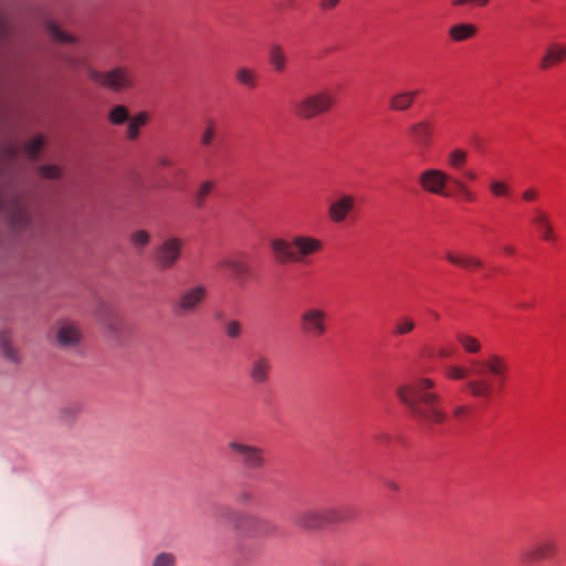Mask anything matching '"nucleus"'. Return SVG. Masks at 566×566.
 <instances>
[{
	"instance_id": "36",
	"label": "nucleus",
	"mask_w": 566,
	"mask_h": 566,
	"mask_svg": "<svg viewBox=\"0 0 566 566\" xmlns=\"http://www.w3.org/2000/svg\"><path fill=\"white\" fill-rule=\"evenodd\" d=\"M108 119L113 125H122L129 119V112L124 105L114 106L108 113Z\"/></svg>"
},
{
	"instance_id": "51",
	"label": "nucleus",
	"mask_w": 566,
	"mask_h": 566,
	"mask_svg": "<svg viewBox=\"0 0 566 566\" xmlns=\"http://www.w3.org/2000/svg\"><path fill=\"white\" fill-rule=\"evenodd\" d=\"M67 63H69L72 67H81V66H85V62H84V61L78 60V59H75V57H71V59H69Z\"/></svg>"
},
{
	"instance_id": "20",
	"label": "nucleus",
	"mask_w": 566,
	"mask_h": 566,
	"mask_svg": "<svg viewBox=\"0 0 566 566\" xmlns=\"http://www.w3.org/2000/svg\"><path fill=\"white\" fill-rule=\"evenodd\" d=\"M220 268L229 269L238 282H243L250 274V266L247 262L237 258H224L219 261Z\"/></svg>"
},
{
	"instance_id": "49",
	"label": "nucleus",
	"mask_w": 566,
	"mask_h": 566,
	"mask_svg": "<svg viewBox=\"0 0 566 566\" xmlns=\"http://www.w3.org/2000/svg\"><path fill=\"white\" fill-rule=\"evenodd\" d=\"M384 485L390 492L398 493L400 491L399 484L396 481L391 480V479H385L384 480Z\"/></svg>"
},
{
	"instance_id": "48",
	"label": "nucleus",
	"mask_w": 566,
	"mask_h": 566,
	"mask_svg": "<svg viewBox=\"0 0 566 566\" xmlns=\"http://www.w3.org/2000/svg\"><path fill=\"white\" fill-rule=\"evenodd\" d=\"M538 196V192L535 188H527L522 192V198L525 201H534Z\"/></svg>"
},
{
	"instance_id": "11",
	"label": "nucleus",
	"mask_w": 566,
	"mask_h": 566,
	"mask_svg": "<svg viewBox=\"0 0 566 566\" xmlns=\"http://www.w3.org/2000/svg\"><path fill=\"white\" fill-rule=\"evenodd\" d=\"M452 179L444 170L438 168H428L418 175V182L423 191L441 197L451 196L447 191V184Z\"/></svg>"
},
{
	"instance_id": "46",
	"label": "nucleus",
	"mask_w": 566,
	"mask_h": 566,
	"mask_svg": "<svg viewBox=\"0 0 566 566\" xmlns=\"http://www.w3.org/2000/svg\"><path fill=\"white\" fill-rule=\"evenodd\" d=\"M40 174L45 178L56 179L60 177V169L56 166L43 165L40 167Z\"/></svg>"
},
{
	"instance_id": "7",
	"label": "nucleus",
	"mask_w": 566,
	"mask_h": 566,
	"mask_svg": "<svg viewBox=\"0 0 566 566\" xmlns=\"http://www.w3.org/2000/svg\"><path fill=\"white\" fill-rule=\"evenodd\" d=\"M228 448L233 452L237 462L248 471H261L266 460L261 447L249 444L239 440H231Z\"/></svg>"
},
{
	"instance_id": "8",
	"label": "nucleus",
	"mask_w": 566,
	"mask_h": 566,
	"mask_svg": "<svg viewBox=\"0 0 566 566\" xmlns=\"http://www.w3.org/2000/svg\"><path fill=\"white\" fill-rule=\"evenodd\" d=\"M327 312L319 306L304 308L298 317L300 332L310 338H319L327 332Z\"/></svg>"
},
{
	"instance_id": "6",
	"label": "nucleus",
	"mask_w": 566,
	"mask_h": 566,
	"mask_svg": "<svg viewBox=\"0 0 566 566\" xmlns=\"http://www.w3.org/2000/svg\"><path fill=\"white\" fill-rule=\"evenodd\" d=\"M207 297L208 290L202 284L186 287L177 295L172 310L179 316L196 314L200 311Z\"/></svg>"
},
{
	"instance_id": "56",
	"label": "nucleus",
	"mask_w": 566,
	"mask_h": 566,
	"mask_svg": "<svg viewBox=\"0 0 566 566\" xmlns=\"http://www.w3.org/2000/svg\"><path fill=\"white\" fill-rule=\"evenodd\" d=\"M503 251L506 253V254H514L515 253V249L512 247V245H505L503 247Z\"/></svg>"
},
{
	"instance_id": "17",
	"label": "nucleus",
	"mask_w": 566,
	"mask_h": 566,
	"mask_svg": "<svg viewBox=\"0 0 566 566\" xmlns=\"http://www.w3.org/2000/svg\"><path fill=\"white\" fill-rule=\"evenodd\" d=\"M355 207V199L350 195H343L333 201L327 210L328 218L334 223H342Z\"/></svg>"
},
{
	"instance_id": "55",
	"label": "nucleus",
	"mask_w": 566,
	"mask_h": 566,
	"mask_svg": "<svg viewBox=\"0 0 566 566\" xmlns=\"http://www.w3.org/2000/svg\"><path fill=\"white\" fill-rule=\"evenodd\" d=\"M463 176L469 178L470 180H475L476 179V174L472 170H467L463 172Z\"/></svg>"
},
{
	"instance_id": "23",
	"label": "nucleus",
	"mask_w": 566,
	"mask_h": 566,
	"mask_svg": "<svg viewBox=\"0 0 566 566\" xmlns=\"http://www.w3.org/2000/svg\"><path fill=\"white\" fill-rule=\"evenodd\" d=\"M269 63L277 73H282L287 64V55L281 44L274 43L269 49Z\"/></svg>"
},
{
	"instance_id": "33",
	"label": "nucleus",
	"mask_w": 566,
	"mask_h": 566,
	"mask_svg": "<svg viewBox=\"0 0 566 566\" xmlns=\"http://www.w3.org/2000/svg\"><path fill=\"white\" fill-rule=\"evenodd\" d=\"M102 324L113 336H118L124 328L123 319L114 313H109L103 317Z\"/></svg>"
},
{
	"instance_id": "24",
	"label": "nucleus",
	"mask_w": 566,
	"mask_h": 566,
	"mask_svg": "<svg viewBox=\"0 0 566 566\" xmlns=\"http://www.w3.org/2000/svg\"><path fill=\"white\" fill-rule=\"evenodd\" d=\"M235 80L240 85L254 90L259 84V74L253 69L240 66L235 71Z\"/></svg>"
},
{
	"instance_id": "43",
	"label": "nucleus",
	"mask_w": 566,
	"mask_h": 566,
	"mask_svg": "<svg viewBox=\"0 0 566 566\" xmlns=\"http://www.w3.org/2000/svg\"><path fill=\"white\" fill-rule=\"evenodd\" d=\"M452 182L458 188V191L462 198L468 202H473L475 200L474 193L468 188V186L460 179L453 178Z\"/></svg>"
},
{
	"instance_id": "40",
	"label": "nucleus",
	"mask_w": 566,
	"mask_h": 566,
	"mask_svg": "<svg viewBox=\"0 0 566 566\" xmlns=\"http://www.w3.org/2000/svg\"><path fill=\"white\" fill-rule=\"evenodd\" d=\"M489 188L491 193L496 198L509 197L511 193L510 186L502 180H491Z\"/></svg>"
},
{
	"instance_id": "27",
	"label": "nucleus",
	"mask_w": 566,
	"mask_h": 566,
	"mask_svg": "<svg viewBox=\"0 0 566 566\" xmlns=\"http://www.w3.org/2000/svg\"><path fill=\"white\" fill-rule=\"evenodd\" d=\"M9 213H10V223L12 227L20 229V228H23L27 226L28 212L19 198L14 199V201L12 203V209Z\"/></svg>"
},
{
	"instance_id": "47",
	"label": "nucleus",
	"mask_w": 566,
	"mask_h": 566,
	"mask_svg": "<svg viewBox=\"0 0 566 566\" xmlns=\"http://www.w3.org/2000/svg\"><path fill=\"white\" fill-rule=\"evenodd\" d=\"M340 0H321L319 8L323 11H329L339 4Z\"/></svg>"
},
{
	"instance_id": "44",
	"label": "nucleus",
	"mask_w": 566,
	"mask_h": 566,
	"mask_svg": "<svg viewBox=\"0 0 566 566\" xmlns=\"http://www.w3.org/2000/svg\"><path fill=\"white\" fill-rule=\"evenodd\" d=\"M175 556L170 553L158 554L153 562V566H175Z\"/></svg>"
},
{
	"instance_id": "59",
	"label": "nucleus",
	"mask_w": 566,
	"mask_h": 566,
	"mask_svg": "<svg viewBox=\"0 0 566 566\" xmlns=\"http://www.w3.org/2000/svg\"><path fill=\"white\" fill-rule=\"evenodd\" d=\"M4 209V203L3 201L0 199V210Z\"/></svg>"
},
{
	"instance_id": "42",
	"label": "nucleus",
	"mask_w": 566,
	"mask_h": 566,
	"mask_svg": "<svg viewBox=\"0 0 566 566\" xmlns=\"http://www.w3.org/2000/svg\"><path fill=\"white\" fill-rule=\"evenodd\" d=\"M446 375L450 379L461 380L465 379L469 376V370L460 366H449L446 369Z\"/></svg>"
},
{
	"instance_id": "54",
	"label": "nucleus",
	"mask_w": 566,
	"mask_h": 566,
	"mask_svg": "<svg viewBox=\"0 0 566 566\" xmlns=\"http://www.w3.org/2000/svg\"><path fill=\"white\" fill-rule=\"evenodd\" d=\"M489 2L490 0H472V4L480 8L486 7Z\"/></svg>"
},
{
	"instance_id": "16",
	"label": "nucleus",
	"mask_w": 566,
	"mask_h": 566,
	"mask_svg": "<svg viewBox=\"0 0 566 566\" xmlns=\"http://www.w3.org/2000/svg\"><path fill=\"white\" fill-rule=\"evenodd\" d=\"M324 527L350 521L355 512L345 504H333L321 507Z\"/></svg>"
},
{
	"instance_id": "14",
	"label": "nucleus",
	"mask_w": 566,
	"mask_h": 566,
	"mask_svg": "<svg viewBox=\"0 0 566 566\" xmlns=\"http://www.w3.org/2000/svg\"><path fill=\"white\" fill-rule=\"evenodd\" d=\"M292 522L296 527L304 531H321L325 528L321 507L300 510L294 513Z\"/></svg>"
},
{
	"instance_id": "26",
	"label": "nucleus",
	"mask_w": 566,
	"mask_h": 566,
	"mask_svg": "<svg viewBox=\"0 0 566 566\" xmlns=\"http://www.w3.org/2000/svg\"><path fill=\"white\" fill-rule=\"evenodd\" d=\"M478 32V29L474 24L470 23H458L452 25L449 29L450 38L455 42L465 41L472 36H474Z\"/></svg>"
},
{
	"instance_id": "39",
	"label": "nucleus",
	"mask_w": 566,
	"mask_h": 566,
	"mask_svg": "<svg viewBox=\"0 0 566 566\" xmlns=\"http://www.w3.org/2000/svg\"><path fill=\"white\" fill-rule=\"evenodd\" d=\"M223 331L230 339H238L242 335V324L238 319H229L224 322Z\"/></svg>"
},
{
	"instance_id": "21",
	"label": "nucleus",
	"mask_w": 566,
	"mask_h": 566,
	"mask_svg": "<svg viewBox=\"0 0 566 566\" xmlns=\"http://www.w3.org/2000/svg\"><path fill=\"white\" fill-rule=\"evenodd\" d=\"M446 259L449 263L468 271L481 269L483 266L481 259L470 254H455L448 251L446 253Z\"/></svg>"
},
{
	"instance_id": "12",
	"label": "nucleus",
	"mask_w": 566,
	"mask_h": 566,
	"mask_svg": "<svg viewBox=\"0 0 566 566\" xmlns=\"http://www.w3.org/2000/svg\"><path fill=\"white\" fill-rule=\"evenodd\" d=\"M272 373V360L262 353L254 354L248 365L247 375L250 380L259 386H263L270 381Z\"/></svg>"
},
{
	"instance_id": "38",
	"label": "nucleus",
	"mask_w": 566,
	"mask_h": 566,
	"mask_svg": "<svg viewBox=\"0 0 566 566\" xmlns=\"http://www.w3.org/2000/svg\"><path fill=\"white\" fill-rule=\"evenodd\" d=\"M43 145H44V137L36 136V137L32 138L31 140H29L28 143H25L24 151L31 159H35L38 157L40 150L42 149Z\"/></svg>"
},
{
	"instance_id": "28",
	"label": "nucleus",
	"mask_w": 566,
	"mask_h": 566,
	"mask_svg": "<svg viewBox=\"0 0 566 566\" xmlns=\"http://www.w3.org/2000/svg\"><path fill=\"white\" fill-rule=\"evenodd\" d=\"M468 156L467 150L462 148H454L447 155V165L455 171H461L468 161Z\"/></svg>"
},
{
	"instance_id": "57",
	"label": "nucleus",
	"mask_w": 566,
	"mask_h": 566,
	"mask_svg": "<svg viewBox=\"0 0 566 566\" xmlns=\"http://www.w3.org/2000/svg\"><path fill=\"white\" fill-rule=\"evenodd\" d=\"M439 355H440L441 357H449V356L451 355V353H450V352H448V350H446V349H440V350H439Z\"/></svg>"
},
{
	"instance_id": "53",
	"label": "nucleus",
	"mask_w": 566,
	"mask_h": 566,
	"mask_svg": "<svg viewBox=\"0 0 566 566\" xmlns=\"http://www.w3.org/2000/svg\"><path fill=\"white\" fill-rule=\"evenodd\" d=\"M468 4H472V0H453L452 6L454 7H464Z\"/></svg>"
},
{
	"instance_id": "35",
	"label": "nucleus",
	"mask_w": 566,
	"mask_h": 566,
	"mask_svg": "<svg viewBox=\"0 0 566 566\" xmlns=\"http://www.w3.org/2000/svg\"><path fill=\"white\" fill-rule=\"evenodd\" d=\"M457 340L467 353L476 354L481 349L479 339L473 336L460 333L457 335Z\"/></svg>"
},
{
	"instance_id": "1",
	"label": "nucleus",
	"mask_w": 566,
	"mask_h": 566,
	"mask_svg": "<svg viewBox=\"0 0 566 566\" xmlns=\"http://www.w3.org/2000/svg\"><path fill=\"white\" fill-rule=\"evenodd\" d=\"M434 386L430 378H418L396 390L397 397L408 408L412 419L426 429L441 424L447 419L440 396L432 391Z\"/></svg>"
},
{
	"instance_id": "52",
	"label": "nucleus",
	"mask_w": 566,
	"mask_h": 566,
	"mask_svg": "<svg viewBox=\"0 0 566 566\" xmlns=\"http://www.w3.org/2000/svg\"><path fill=\"white\" fill-rule=\"evenodd\" d=\"M158 164L164 167H169L172 165V160L169 157H161L158 159Z\"/></svg>"
},
{
	"instance_id": "58",
	"label": "nucleus",
	"mask_w": 566,
	"mask_h": 566,
	"mask_svg": "<svg viewBox=\"0 0 566 566\" xmlns=\"http://www.w3.org/2000/svg\"><path fill=\"white\" fill-rule=\"evenodd\" d=\"M324 566H344V565L340 563H337V562H329V563H326Z\"/></svg>"
},
{
	"instance_id": "18",
	"label": "nucleus",
	"mask_w": 566,
	"mask_h": 566,
	"mask_svg": "<svg viewBox=\"0 0 566 566\" xmlns=\"http://www.w3.org/2000/svg\"><path fill=\"white\" fill-rule=\"evenodd\" d=\"M418 94V90L396 92L389 97L388 107L392 112H406L415 104Z\"/></svg>"
},
{
	"instance_id": "3",
	"label": "nucleus",
	"mask_w": 566,
	"mask_h": 566,
	"mask_svg": "<svg viewBox=\"0 0 566 566\" xmlns=\"http://www.w3.org/2000/svg\"><path fill=\"white\" fill-rule=\"evenodd\" d=\"M275 260L281 263H305L323 249V242L310 235H295L291 241L274 239L271 242Z\"/></svg>"
},
{
	"instance_id": "31",
	"label": "nucleus",
	"mask_w": 566,
	"mask_h": 566,
	"mask_svg": "<svg viewBox=\"0 0 566 566\" xmlns=\"http://www.w3.org/2000/svg\"><path fill=\"white\" fill-rule=\"evenodd\" d=\"M149 119L146 112H140L133 118L128 119L127 138L135 140L139 136V127L144 126Z\"/></svg>"
},
{
	"instance_id": "2",
	"label": "nucleus",
	"mask_w": 566,
	"mask_h": 566,
	"mask_svg": "<svg viewBox=\"0 0 566 566\" xmlns=\"http://www.w3.org/2000/svg\"><path fill=\"white\" fill-rule=\"evenodd\" d=\"M472 367L473 375L484 377L489 374L493 376L499 388L503 387L509 371V365L504 357L492 354L483 360L472 361ZM467 388L473 397L489 398L493 392L494 384L492 380L485 378L471 379L467 382Z\"/></svg>"
},
{
	"instance_id": "50",
	"label": "nucleus",
	"mask_w": 566,
	"mask_h": 566,
	"mask_svg": "<svg viewBox=\"0 0 566 566\" xmlns=\"http://www.w3.org/2000/svg\"><path fill=\"white\" fill-rule=\"evenodd\" d=\"M468 410L469 409L467 406L461 405V406H457L453 409L452 413H453L454 418L461 420L468 413Z\"/></svg>"
},
{
	"instance_id": "32",
	"label": "nucleus",
	"mask_w": 566,
	"mask_h": 566,
	"mask_svg": "<svg viewBox=\"0 0 566 566\" xmlns=\"http://www.w3.org/2000/svg\"><path fill=\"white\" fill-rule=\"evenodd\" d=\"M82 406L77 402H72L59 411V419L66 424L73 423L82 412Z\"/></svg>"
},
{
	"instance_id": "19",
	"label": "nucleus",
	"mask_w": 566,
	"mask_h": 566,
	"mask_svg": "<svg viewBox=\"0 0 566 566\" xmlns=\"http://www.w3.org/2000/svg\"><path fill=\"white\" fill-rule=\"evenodd\" d=\"M531 222L536 227L543 240L552 241L555 239L554 228L546 211L534 208Z\"/></svg>"
},
{
	"instance_id": "25",
	"label": "nucleus",
	"mask_w": 566,
	"mask_h": 566,
	"mask_svg": "<svg viewBox=\"0 0 566 566\" xmlns=\"http://www.w3.org/2000/svg\"><path fill=\"white\" fill-rule=\"evenodd\" d=\"M218 137V127L214 118L209 117L205 122V126L200 132L199 144L203 148L212 146L213 142Z\"/></svg>"
},
{
	"instance_id": "22",
	"label": "nucleus",
	"mask_w": 566,
	"mask_h": 566,
	"mask_svg": "<svg viewBox=\"0 0 566 566\" xmlns=\"http://www.w3.org/2000/svg\"><path fill=\"white\" fill-rule=\"evenodd\" d=\"M564 59H566V48L559 44H552L546 49L545 54L541 59L539 66L543 70H547Z\"/></svg>"
},
{
	"instance_id": "29",
	"label": "nucleus",
	"mask_w": 566,
	"mask_h": 566,
	"mask_svg": "<svg viewBox=\"0 0 566 566\" xmlns=\"http://www.w3.org/2000/svg\"><path fill=\"white\" fill-rule=\"evenodd\" d=\"M214 187L216 182L213 180H205L198 186L193 193V202L198 209H202L206 206V200Z\"/></svg>"
},
{
	"instance_id": "4",
	"label": "nucleus",
	"mask_w": 566,
	"mask_h": 566,
	"mask_svg": "<svg viewBox=\"0 0 566 566\" xmlns=\"http://www.w3.org/2000/svg\"><path fill=\"white\" fill-rule=\"evenodd\" d=\"M87 74L93 82L112 92L129 91L136 86L135 73L127 65H116L107 71L87 69Z\"/></svg>"
},
{
	"instance_id": "34",
	"label": "nucleus",
	"mask_w": 566,
	"mask_h": 566,
	"mask_svg": "<svg viewBox=\"0 0 566 566\" xmlns=\"http://www.w3.org/2000/svg\"><path fill=\"white\" fill-rule=\"evenodd\" d=\"M416 327L415 321L409 316H399L395 321L392 334L395 336H403L411 333Z\"/></svg>"
},
{
	"instance_id": "37",
	"label": "nucleus",
	"mask_w": 566,
	"mask_h": 566,
	"mask_svg": "<svg viewBox=\"0 0 566 566\" xmlns=\"http://www.w3.org/2000/svg\"><path fill=\"white\" fill-rule=\"evenodd\" d=\"M46 29H48L50 36L57 42H62V43L75 42V38L73 35L62 31L57 25H55L52 22L48 23Z\"/></svg>"
},
{
	"instance_id": "41",
	"label": "nucleus",
	"mask_w": 566,
	"mask_h": 566,
	"mask_svg": "<svg viewBox=\"0 0 566 566\" xmlns=\"http://www.w3.org/2000/svg\"><path fill=\"white\" fill-rule=\"evenodd\" d=\"M130 242L137 249H144L150 242V234L145 230H137L130 234Z\"/></svg>"
},
{
	"instance_id": "13",
	"label": "nucleus",
	"mask_w": 566,
	"mask_h": 566,
	"mask_svg": "<svg viewBox=\"0 0 566 566\" xmlns=\"http://www.w3.org/2000/svg\"><path fill=\"white\" fill-rule=\"evenodd\" d=\"M55 340L60 348L71 349L80 345L82 340V329L80 325L72 321H61L55 327Z\"/></svg>"
},
{
	"instance_id": "9",
	"label": "nucleus",
	"mask_w": 566,
	"mask_h": 566,
	"mask_svg": "<svg viewBox=\"0 0 566 566\" xmlns=\"http://www.w3.org/2000/svg\"><path fill=\"white\" fill-rule=\"evenodd\" d=\"M185 242L177 237L165 239L154 251V260L158 269L170 270L180 260Z\"/></svg>"
},
{
	"instance_id": "15",
	"label": "nucleus",
	"mask_w": 566,
	"mask_h": 566,
	"mask_svg": "<svg viewBox=\"0 0 566 566\" xmlns=\"http://www.w3.org/2000/svg\"><path fill=\"white\" fill-rule=\"evenodd\" d=\"M409 134L420 150H427L433 140V123L427 119L416 122L409 127Z\"/></svg>"
},
{
	"instance_id": "5",
	"label": "nucleus",
	"mask_w": 566,
	"mask_h": 566,
	"mask_svg": "<svg viewBox=\"0 0 566 566\" xmlns=\"http://www.w3.org/2000/svg\"><path fill=\"white\" fill-rule=\"evenodd\" d=\"M336 97L333 92L322 90L307 94L293 104L294 114L303 119L311 120L328 113L335 105Z\"/></svg>"
},
{
	"instance_id": "45",
	"label": "nucleus",
	"mask_w": 566,
	"mask_h": 566,
	"mask_svg": "<svg viewBox=\"0 0 566 566\" xmlns=\"http://www.w3.org/2000/svg\"><path fill=\"white\" fill-rule=\"evenodd\" d=\"M253 524L258 534H271L275 531V527L265 520L253 518Z\"/></svg>"
},
{
	"instance_id": "10",
	"label": "nucleus",
	"mask_w": 566,
	"mask_h": 566,
	"mask_svg": "<svg viewBox=\"0 0 566 566\" xmlns=\"http://www.w3.org/2000/svg\"><path fill=\"white\" fill-rule=\"evenodd\" d=\"M558 551L555 538L543 536L534 541L521 553V562L525 565L554 558Z\"/></svg>"
},
{
	"instance_id": "30",
	"label": "nucleus",
	"mask_w": 566,
	"mask_h": 566,
	"mask_svg": "<svg viewBox=\"0 0 566 566\" xmlns=\"http://www.w3.org/2000/svg\"><path fill=\"white\" fill-rule=\"evenodd\" d=\"M0 349L2 355L11 363H19L20 356L11 344V337L8 332L0 333Z\"/></svg>"
}]
</instances>
